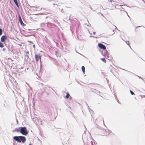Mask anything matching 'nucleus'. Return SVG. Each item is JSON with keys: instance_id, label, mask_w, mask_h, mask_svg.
I'll use <instances>...</instances> for the list:
<instances>
[{"instance_id": "obj_13", "label": "nucleus", "mask_w": 145, "mask_h": 145, "mask_svg": "<svg viewBox=\"0 0 145 145\" xmlns=\"http://www.w3.org/2000/svg\"><path fill=\"white\" fill-rule=\"evenodd\" d=\"M101 59L102 61H103L104 62H105V59L104 58H101Z\"/></svg>"}, {"instance_id": "obj_19", "label": "nucleus", "mask_w": 145, "mask_h": 145, "mask_svg": "<svg viewBox=\"0 0 145 145\" xmlns=\"http://www.w3.org/2000/svg\"><path fill=\"white\" fill-rule=\"evenodd\" d=\"M17 123H18V121H17Z\"/></svg>"}, {"instance_id": "obj_11", "label": "nucleus", "mask_w": 145, "mask_h": 145, "mask_svg": "<svg viewBox=\"0 0 145 145\" xmlns=\"http://www.w3.org/2000/svg\"><path fill=\"white\" fill-rule=\"evenodd\" d=\"M69 96V95L68 93H67V95L66 96V98H68Z\"/></svg>"}, {"instance_id": "obj_6", "label": "nucleus", "mask_w": 145, "mask_h": 145, "mask_svg": "<svg viewBox=\"0 0 145 145\" xmlns=\"http://www.w3.org/2000/svg\"><path fill=\"white\" fill-rule=\"evenodd\" d=\"M35 57L37 62L40 58V56H39L37 55H35Z\"/></svg>"}, {"instance_id": "obj_1", "label": "nucleus", "mask_w": 145, "mask_h": 145, "mask_svg": "<svg viewBox=\"0 0 145 145\" xmlns=\"http://www.w3.org/2000/svg\"><path fill=\"white\" fill-rule=\"evenodd\" d=\"M14 139L19 142H22V143H24L26 140V138L24 136H15L13 137Z\"/></svg>"}, {"instance_id": "obj_2", "label": "nucleus", "mask_w": 145, "mask_h": 145, "mask_svg": "<svg viewBox=\"0 0 145 145\" xmlns=\"http://www.w3.org/2000/svg\"><path fill=\"white\" fill-rule=\"evenodd\" d=\"M20 133L24 135H26L28 133V131L26 127H21Z\"/></svg>"}, {"instance_id": "obj_8", "label": "nucleus", "mask_w": 145, "mask_h": 145, "mask_svg": "<svg viewBox=\"0 0 145 145\" xmlns=\"http://www.w3.org/2000/svg\"><path fill=\"white\" fill-rule=\"evenodd\" d=\"M82 69L84 73H85V67L84 66H82Z\"/></svg>"}, {"instance_id": "obj_9", "label": "nucleus", "mask_w": 145, "mask_h": 145, "mask_svg": "<svg viewBox=\"0 0 145 145\" xmlns=\"http://www.w3.org/2000/svg\"><path fill=\"white\" fill-rule=\"evenodd\" d=\"M13 1H14V3H15V4L18 7V3L17 2V0H13Z\"/></svg>"}, {"instance_id": "obj_15", "label": "nucleus", "mask_w": 145, "mask_h": 145, "mask_svg": "<svg viewBox=\"0 0 145 145\" xmlns=\"http://www.w3.org/2000/svg\"><path fill=\"white\" fill-rule=\"evenodd\" d=\"M126 42L127 43V44L128 45H129V41H126Z\"/></svg>"}, {"instance_id": "obj_16", "label": "nucleus", "mask_w": 145, "mask_h": 145, "mask_svg": "<svg viewBox=\"0 0 145 145\" xmlns=\"http://www.w3.org/2000/svg\"><path fill=\"white\" fill-rule=\"evenodd\" d=\"M108 54V52H106V54H104L105 55H107Z\"/></svg>"}, {"instance_id": "obj_4", "label": "nucleus", "mask_w": 145, "mask_h": 145, "mask_svg": "<svg viewBox=\"0 0 145 145\" xmlns=\"http://www.w3.org/2000/svg\"><path fill=\"white\" fill-rule=\"evenodd\" d=\"M18 18H19V22H20V24H21L23 26L25 25V24L23 22V21L22 20L21 16H18Z\"/></svg>"}, {"instance_id": "obj_3", "label": "nucleus", "mask_w": 145, "mask_h": 145, "mask_svg": "<svg viewBox=\"0 0 145 145\" xmlns=\"http://www.w3.org/2000/svg\"><path fill=\"white\" fill-rule=\"evenodd\" d=\"M98 46L101 49H102L103 50H105L106 49L105 46L101 43H99L98 44Z\"/></svg>"}, {"instance_id": "obj_7", "label": "nucleus", "mask_w": 145, "mask_h": 145, "mask_svg": "<svg viewBox=\"0 0 145 145\" xmlns=\"http://www.w3.org/2000/svg\"><path fill=\"white\" fill-rule=\"evenodd\" d=\"M21 127H19L18 128H17L16 129V131L17 132H20V129Z\"/></svg>"}, {"instance_id": "obj_18", "label": "nucleus", "mask_w": 145, "mask_h": 145, "mask_svg": "<svg viewBox=\"0 0 145 145\" xmlns=\"http://www.w3.org/2000/svg\"><path fill=\"white\" fill-rule=\"evenodd\" d=\"M35 45H33V47H35Z\"/></svg>"}, {"instance_id": "obj_17", "label": "nucleus", "mask_w": 145, "mask_h": 145, "mask_svg": "<svg viewBox=\"0 0 145 145\" xmlns=\"http://www.w3.org/2000/svg\"><path fill=\"white\" fill-rule=\"evenodd\" d=\"M93 34L95 35V32H93Z\"/></svg>"}, {"instance_id": "obj_5", "label": "nucleus", "mask_w": 145, "mask_h": 145, "mask_svg": "<svg viewBox=\"0 0 145 145\" xmlns=\"http://www.w3.org/2000/svg\"><path fill=\"white\" fill-rule=\"evenodd\" d=\"M7 39V37L6 36H3L1 38V41L4 42Z\"/></svg>"}, {"instance_id": "obj_10", "label": "nucleus", "mask_w": 145, "mask_h": 145, "mask_svg": "<svg viewBox=\"0 0 145 145\" xmlns=\"http://www.w3.org/2000/svg\"><path fill=\"white\" fill-rule=\"evenodd\" d=\"M4 46L3 45V44L1 42H0V47L3 48L4 47Z\"/></svg>"}, {"instance_id": "obj_20", "label": "nucleus", "mask_w": 145, "mask_h": 145, "mask_svg": "<svg viewBox=\"0 0 145 145\" xmlns=\"http://www.w3.org/2000/svg\"><path fill=\"white\" fill-rule=\"evenodd\" d=\"M29 145H32V144H29Z\"/></svg>"}, {"instance_id": "obj_14", "label": "nucleus", "mask_w": 145, "mask_h": 145, "mask_svg": "<svg viewBox=\"0 0 145 145\" xmlns=\"http://www.w3.org/2000/svg\"><path fill=\"white\" fill-rule=\"evenodd\" d=\"M130 92L132 95H133L134 94V93L133 91H131L130 90Z\"/></svg>"}, {"instance_id": "obj_12", "label": "nucleus", "mask_w": 145, "mask_h": 145, "mask_svg": "<svg viewBox=\"0 0 145 145\" xmlns=\"http://www.w3.org/2000/svg\"><path fill=\"white\" fill-rule=\"evenodd\" d=\"M2 34V30L0 29V36Z\"/></svg>"}]
</instances>
